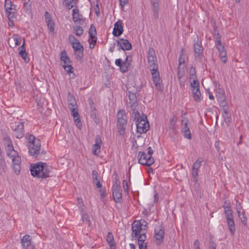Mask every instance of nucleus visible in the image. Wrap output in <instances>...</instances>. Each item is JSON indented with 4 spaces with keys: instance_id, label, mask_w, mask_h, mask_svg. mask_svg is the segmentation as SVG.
Returning a JSON list of instances; mask_svg holds the SVG:
<instances>
[{
    "instance_id": "2f4dec72",
    "label": "nucleus",
    "mask_w": 249,
    "mask_h": 249,
    "mask_svg": "<svg viewBox=\"0 0 249 249\" xmlns=\"http://www.w3.org/2000/svg\"><path fill=\"white\" fill-rule=\"evenodd\" d=\"M186 114L184 113L182 114V125L183 128H182V133H183L185 138H187V120L186 119Z\"/></svg>"
},
{
    "instance_id": "0eeeda50",
    "label": "nucleus",
    "mask_w": 249,
    "mask_h": 249,
    "mask_svg": "<svg viewBox=\"0 0 249 249\" xmlns=\"http://www.w3.org/2000/svg\"><path fill=\"white\" fill-rule=\"evenodd\" d=\"M158 70V66H157V68H150L152 79L157 89L158 90H161L162 88L161 80L160 77V74Z\"/></svg>"
},
{
    "instance_id": "cd10ccee",
    "label": "nucleus",
    "mask_w": 249,
    "mask_h": 249,
    "mask_svg": "<svg viewBox=\"0 0 249 249\" xmlns=\"http://www.w3.org/2000/svg\"><path fill=\"white\" fill-rule=\"evenodd\" d=\"M73 20L74 22L80 25H83L85 23L84 19H83L82 15L78 13V10L73 9Z\"/></svg>"
},
{
    "instance_id": "052dcab7",
    "label": "nucleus",
    "mask_w": 249,
    "mask_h": 249,
    "mask_svg": "<svg viewBox=\"0 0 249 249\" xmlns=\"http://www.w3.org/2000/svg\"><path fill=\"white\" fill-rule=\"evenodd\" d=\"M123 64V62H122V59L120 58L117 59L115 60V64L119 67H120Z\"/></svg>"
},
{
    "instance_id": "13d9d810",
    "label": "nucleus",
    "mask_w": 249,
    "mask_h": 249,
    "mask_svg": "<svg viewBox=\"0 0 249 249\" xmlns=\"http://www.w3.org/2000/svg\"><path fill=\"white\" fill-rule=\"evenodd\" d=\"M92 178H93V180L96 181V180H98V173L95 170H94L92 172Z\"/></svg>"
},
{
    "instance_id": "3c124183",
    "label": "nucleus",
    "mask_w": 249,
    "mask_h": 249,
    "mask_svg": "<svg viewBox=\"0 0 249 249\" xmlns=\"http://www.w3.org/2000/svg\"><path fill=\"white\" fill-rule=\"evenodd\" d=\"M137 221H139V222L140 223L141 226L143 228H144V231H145L146 229L147 225V222L143 219H142L140 220H137Z\"/></svg>"
},
{
    "instance_id": "dca6fc26",
    "label": "nucleus",
    "mask_w": 249,
    "mask_h": 249,
    "mask_svg": "<svg viewBox=\"0 0 249 249\" xmlns=\"http://www.w3.org/2000/svg\"><path fill=\"white\" fill-rule=\"evenodd\" d=\"M235 209L237 213L238 216L241 222L243 225H246L247 223V218L245 215V212L241 204L238 200H236Z\"/></svg>"
},
{
    "instance_id": "bb28decb",
    "label": "nucleus",
    "mask_w": 249,
    "mask_h": 249,
    "mask_svg": "<svg viewBox=\"0 0 249 249\" xmlns=\"http://www.w3.org/2000/svg\"><path fill=\"white\" fill-rule=\"evenodd\" d=\"M3 142L5 145V149L7 155H10L13 152H17L14 149L11 140L8 138H4Z\"/></svg>"
},
{
    "instance_id": "4be33fe9",
    "label": "nucleus",
    "mask_w": 249,
    "mask_h": 249,
    "mask_svg": "<svg viewBox=\"0 0 249 249\" xmlns=\"http://www.w3.org/2000/svg\"><path fill=\"white\" fill-rule=\"evenodd\" d=\"M143 230L144 231V228L141 226L139 221H134L132 224V236L137 237Z\"/></svg>"
},
{
    "instance_id": "603ef678",
    "label": "nucleus",
    "mask_w": 249,
    "mask_h": 249,
    "mask_svg": "<svg viewBox=\"0 0 249 249\" xmlns=\"http://www.w3.org/2000/svg\"><path fill=\"white\" fill-rule=\"evenodd\" d=\"M90 116L93 119H96L97 117V111L94 108H91L90 110Z\"/></svg>"
},
{
    "instance_id": "864d4df0",
    "label": "nucleus",
    "mask_w": 249,
    "mask_h": 249,
    "mask_svg": "<svg viewBox=\"0 0 249 249\" xmlns=\"http://www.w3.org/2000/svg\"><path fill=\"white\" fill-rule=\"evenodd\" d=\"M224 121L227 125H229L231 122V119L230 116L228 114H226V115L224 116Z\"/></svg>"
},
{
    "instance_id": "37998d69",
    "label": "nucleus",
    "mask_w": 249,
    "mask_h": 249,
    "mask_svg": "<svg viewBox=\"0 0 249 249\" xmlns=\"http://www.w3.org/2000/svg\"><path fill=\"white\" fill-rule=\"evenodd\" d=\"M19 54L24 60L25 62H28L29 61V59L27 57V54L26 53V51H19Z\"/></svg>"
},
{
    "instance_id": "72a5a7b5",
    "label": "nucleus",
    "mask_w": 249,
    "mask_h": 249,
    "mask_svg": "<svg viewBox=\"0 0 249 249\" xmlns=\"http://www.w3.org/2000/svg\"><path fill=\"white\" fill-rule=\"evenodd\" d=\"M227 221L230 232L233 235L235 230L233 219L227 220Z\"/></svg>"
},
{
    "instance_id": "49530a36",
    "label": "nucleus",
    "mask_w": 249,
    "mask_h": 249,
    "mask_svg": "<svg viewBox=\"0 0 249 249\" xmlns=\"http://www.w3.org/2000/svg\"><path fill=\"white\" fill-rule=\"evenodd\" d=\"M146 239L145 233H141L138 238V243L144 242Z\"/></svg>"
},
{
    "instance_id": "f8f14e48",
    "label": "nucleus",
    "mask_w": 249,
    "mask_h": 249,
    "mask_svg": "<svg viewBox=\"0 0 249 249\" xmlns=\"http://www.w3.org/2000/svg\"><path fill=\"white\" fill-rule=\"evenodd\" d=\"M68 101L69 107L71 110L73 117H76L78 115L76 101L74 97L70 93L68 94Z\"/></svg>"
},
{
    "instance_id": "79ce46f5",
    "label": "nucleus",
    "mask_w": 249,
    "mask_h": 249,
    "mask_svg": "<svg viewBox=\"0 0 249 249\" xmlns=\"http://www.w3.org/2000/svg\"><path fill=\"white\" fill-rule=\"evenodd\" d=\"M12 39L14 41L15 46L20 45L21 40L18 35H14L12 37Z\"/></svg>"
},
{
    "instance_id": "7c9ffc66",
    "label": "nucleus",
    "mask_w": 249,
    "mask_h": 249,
    "mask_svg": "<svg viewBox=\"0 0 249 249\" xmlns=\"http://www.w3.org/2000/svg\"><path fill=\"white\" fill-rule=\"evenodd\" d=\"M60 59L62 65L71 63L70 59L68 56L67 52L65 50L61 52Z\"/></svg>"
},
{
    "instance_id": "423d86ee",
    "label": "nucleus",
    "mask_w": 249,
    "mask_h": 249,
    "mask_svg": "<svg viewBox=\"0 0 249 249\" xmlns=\"http://www.w3.org/2000/svg\"><path fill=\"white\" fill-rule=\"evenodd\" d=\"M8 156L11 159L12 168L16 175H19L21 170V158L18 152H13Z\"/></svg>"
},
{
    "instance_id": "5fc2aeb1",
    "label": "nucleus",
    "mask_w": 249,
    "mask_h": 249,
    "mask_svg": "<svg viewBox=\"0 0 249 249\" xmlns=\"http://www.w3.org/2000/svg\"><path fill=\"white\" fill-rule=\"evenodd\" d=\"M140 249H146L147 244L144 242L138 243Z\"/></svg>"
},
{
    "instance_id": "e433bc0d",
    "label": "nucleus",
    "mask_w": 249,
    "mask_h": 249,
    "mask_svg": "<svg viewBox=\"0 0 249 249\" xmlns=\"http://www.w3.org/2000/svg\"><path fill=\"white\" fill-rule=\"evenodd\" d=\"M7 170V165L5 160L2 157L0 158V173H5Z\"/></svg>"
},
{
    "instance_id": "393cba45",
    "label": "nucleus",
    "mask_w": 249,
    "mask_h": 249,
    "mask_svg": "<svg viewBox=\"0 0 249 249\" xmlns=\"http://www.w3.org/2000/svg\"><path fill=\"white\" fill-rule=\"evenodd\" d=\"M216 96L221 106H225L226 105V97L225 92L223 89L219 88L216 90Z\"/></svg>"
},
{
    "instance_id": "a19ab883",
    "label": "nucleus",
    "mask_w": 249,
    "mask_h": 249,
    "mask_svg": "<svg viewBox=\"0 0 249 249\" xmlns=\"http://www.w3.org/2000/svg\"><path fill=\"white\" fill-rule=\"evenodd\" d=\"M81 212L82 214V220L83 222H87L88 225L89 226L90 225V222L89 221V215L87 213H84V210L83 209H81Z\"/></svg>"
},
{
    "instance_id": "f704fd0d",
    "label": "nucleus",
    "mask_w": 249,
    "mask_h": 249,
    "mask_svg": "<svg viewBox=\"0 0 249 249\" xmlns=\"http://www.w3.org/2000/svg\"><path fill=\"white\" fill-rule=\"evenodd\" d=\"M73 32L75 33L76 36H80L83 34L84 33V29L83 27L76 25L74 26L73 28Z\"/></svg>"
},
{
    "instance_id": "4d7b16f0",
    "label": "nucleus",
    "mask_w": 249,
    "mask_h": 249,
    "mask_svg": "<svg viewBox=\"0 0 249 249\" xmlns=\"http://www.w3.org/2000/svg\"><path fill=\"white\" fill-rule=\"evenodd\" d=\"M45 19H46V22L52 21V20L51 19V15L48 12H46L45 13Z\"/></svg>"
},
{
    "instance_id": "c03bdc74",
    "label": "nucleus",
    "mask_w": 249,
    "mask_h": 249,
    "mask_svg": "<svg viewBox=\"0 0 249 249\" xmlns=\"http://www.w3.org/2000/svg\"><path fill=\"white\" fill-rule=\"evenodd\" d=\"M73 118H74V123L75 124L76 126L78 128H80L82 126V124H81V120H80V119L79 117V113H78V115L76 117H73Z\"/></svg>"
},
{
    "instance_id": "8fccbe9b",
    "label": "nucleus",
    "mask_w": 249,
    "mask_h": 249,
    "mask_svg": "<svg viewBox=\"0 0 249 249\" xmlns=\"http://www.w3.org/2000/svg\"><path fill=\"white\" fill-rule=\"evenodd\" d=\"M48 26V29L50 30L51 32H53L54 31V23L53 21H50L48 22H46Z\"/></svg>"
},
{
    "instance_id": "1a4fd4ad",
    "label": "nucleus",
    "mask_w": 249,
    "mask_h": 249,
    "mask_svg": "<svg viewBox=\"0 0 249 249\" xmlns=\"http://www.w3.org/2000/svg\"><path fill=\"white\" fill-rule=\"evenodd\" d=\"M139 163L142 165L150 166L154 162V159L151 155H147L144 152H139L138 153Z\"/></svg>"
},
{
    "instance_id": "ea45409f",
    "label": "nucleus",
    "mask_w": 249,
    "mask_h": 249,
    "mask_svg": "<svg viewBox=\"0 0 249 249\" xmlns=\"http://www.w3.org/2000/svg\"><path fill=\"white\" fill-rule=\"evenodd\" d=\"M65 6L68 9H71L73 6V0H65L63 3Z\"/></svg>"
},
{
    "instance_id": "7ed1b4c3",
    "label": "nucleus",
    "mask_w": 249,
    "mask_h": 249,
    "mask_svg": "<svg viewBox=\"0 0 249 249\" xmlns=\"http://www.w3.org/2000/svg\"><path fill=\"white\" fill-rule=\"evenodd\" d=\"M26 137L28 140L29 153L36 157L39 154L41 147L39 140L31 134L26 135Z\"/></svg>"
},
{
    "instance_id": "c85d7f7f",
    "label": "nucleus",
    "mask_w": 249,
    "mask_h": 249,
    "mask_svg": "<svg viewBox=\"0 0 249 249\" xmlns=\"http://www.w3.org/2000/svg\"><path fill=\"white\" fill-rule=\"evenodd\" d=\"M128 98L130 101L129 103L130 104L132 112L134 109H135L137 106V97L135 94L129 92Z\"/></svg>"
},
{
    "instance_id": "de8ad7c7",
    "label": "nucleus",
    "mask_w": 249,
    "mask_h": 249,
    "mask_svg": "<svg viewBox=\"0 0 249 249\" xmlns=\"http://www.w3.org/2000/svg\"><path fill=\"white\" fill-rule=\"evenodd\" d=\"M197 77L195 69L193 67H191L189 70V78Z\"/></svg>"
},
{
    "instance_id": "aec40b11",
    "label": "nucleus",
    "mask_w": 249,
    "mask_h": 249,
    "mask_svg": "<svg viewBox=\"0 0 249 249\" xmlns=\"http://www.w3.org/2000/svg\"><path fill=\"white\" fill-rule=\"evenodd\" d=\"M215 45L218 50L219 55L222 59V61L224 63H226L227 61L226 52L221 40L218 38H216Z\"/></svg>"
},
{
    "instance_id": "c756f323",
    "label": "nucleus",
    "mask_w": 249,
    "mask_h": 249,
    "mask_svg": "<svg viewBox=\"0 0 249 249\" xmlns=\"http://www.w3.org/2000/svg\"><path fill=\"white\" fill-rule=\"evenodd\" d=\"M106 241L111 249H115V243L114 236L111 232H109L106 237Z\"/></svg>"
},
{
    "instance_id": "39448f33",
    "label": "nucleus",
    "mask_w": 249,
    "mask_h": 249,
    "mask_svg": "<svg viewBox=\"0 0 249 249\" xmlns=\"http://www.w3.org/2000/svg\"><path fill=\"white\" fill-rule=\"evenodd\" d=\"M184 49L181 50V56L178 59L179 65L178 67V78L180 83V85L181 87H185L186 78L185 74L187 70L186 65L185 63V60L182 57L183 55Z\"/></svg>"
},
{
    "instance_id": "bf43d9fd",
    "label": "nucleus",
    "mask_w": 249,
    "mask_h": 249,
    "mask_svg": "<svg viewBox=\"0 0 249 249\" xmlns=\"http://www.w3.org/2000/svg\"><path fill=\"white\" fill-rule=\"evenodd\" d=\"M194 249H199V242L197 240H196L194 243Z\"/></svg>"
},
{
    "instance_id": "338daca9",
    "label": "nucleus",
    "mask_w": 249,
    "mask_h": 249,
    "mask_svg": "<svg viewBox=\"0 0 249 249\" xmlns=\"http://www.w3.org/2000/svg\"><path fill=\"white\" fill-rule=\"evenodd\" d=\"M18 49L19 50V51H25V40H24L22 45L20 47H19Z\"/></svg>"
},
{
    "instance_id": "f03ea898",
    "label": "nucleus",
    "mask_w": 249,
    "mask_h": 249,
    "mask_svg": "<svg viewBox=\"0 0 249 249\" xmlns=\"http://www.w3.org/2000/svg\"><path fill=\"white\" fill-rule=\"evenodd\" d=\"M132 114L134 119L136 120L137 132L140 134L146 133L149 128V124L147 120L146 116H141L136 109H134Z\"/></svg>"
},
{
    "instance_id": "5701e85b",
    "label": "nucleus",
    "mask_w": 249,
    "mask_h": 249,
    "mask_svg": "<svg viewBox=\"0 0 249 249\" xmlns=\"http://www.w3.org/2000/svg\"><path fill=\"white\" fill-rule=\"evenodd\" d=\"M124 31L123 22L121 20H118L114 24L113 30V35L116 36H121Z\"/></svg>"
},
{
    "instance_id": "58836bf2",
    "label": "nucleus",
    "mask_w": 249,
    "mask_h": 249,
    "mask_svg": "<svg viewBox=\"0 0 249 249\" xmlns=\"http://www.w3.org/2000/svg\"><path fill=\"white\" fill-rule=\"evenodd\" d=\"M89 48L92 49L95 47V45L97 41V37H90L89 40Z\"/></svg>"
},
{
    "instance_id": "a878e982",
    "label": "nucleus",
    "mask_w": 249,
    "mask_h": 249,
    "mask_svg": "<svg viewBox=\"0 0 249 249\" xmlns=\"http://www.w3.org/2000/svg\"><path fill=\"white\" fill-rule=\"evenodd\" d=\"M117 42L118 45L123 50H130L132 48L131 43L127 39L120 38Z\"/></svg>"
},
{
    "instance_id": "473e14b6",
    "label": "nucleus",
    "mask_w": 249,
    "mask_h": 249,
    "mask_svg": "<svg viewBox=\"0 0 249 249\" xmlns=\"http://www.w3.org/2000/svg\"><path fill=\"white\" fill-rule=\"evenodd\" d=\"M151 2L153 5V10L154 13V16L155 18L158 17V11H159V4L158 0H151Z\"/></svg>"
},
{
    "instance_id": "f3484780",
    "label": "nucleus",
    "mask_w": 249,
    "mask_h": 249,
    "mask_svg": "<svg viewBox=\"0 0 249 249\" xmlns=\"http://www.w3.org/2000/svg\"><path fill=\"white\" fill-rule=\"evenodd\" d=\"M21 244L23 249H36L32 237L28 234H26L22 237Z\"/></svg>"
},
{
    "instance_id": "9d476101",
    "label": "nucleus",
    "mask_w": 249,
    "mask_h": 249,
    "mask_svg": "<svg viewBox=\"0 0 249 249\" xmlns=\"http://www.w3.org/2000/svg\"><path fill=\"white\" fill-rule=\"evenodd\" d=\"M14 135L18 139L21 138L24 135V125L22 122H15L11 124Z\"/></svg>"
},
{
    "instance_id": "e2e57ef3",
    "label": "nucleus",
    "mask_w": 249,
    "mask_h": 249,
    "mask_svg": "<svg viewBox=\"0 0 249 249\" xmlns=\"http://www.w3.org/2000/svg\"><path fill=\"white\" fill-rule=\"evenodd\" d=\"M119 1L120 5L122 7H124V6L127 3L128 0H119Z\"/></svg>"
},
{
    "instance_id": "c9c22d12",
    "label": "nucleus",
    "mask_w": 249,
    "mask_h": 249,
    "mask_svg": "<svg viewBox=\"0 0 249 249\" xmlns=\"http://www.w3.org/2000/svg\"><path fill=\"white\" fill-rule=\"evenodd\" d=\"M224 209L227 220L233 219L232 211L230 208V207L227 206L225 207Z\"/></svg>"
},
{
    "instance_id": "f257e3e1",
    "label": "nucleus",
    "mask_w": 249,
    "mask_h": 249,
    "mask_svg": "<svg viewBox=\"0 0 249 249\" xmlns=\"http://www.w3.org/2000/svg\"><path fill=\"white\" fill-rule=\"evenodd\" d=\"M51 169L46 163L40 162L32 165L30 171L33 177L44 179L49 177Z\"/></svg>"
},
{
    "instance_id": "4468645a",
    "label": "nucleus",
    "mask_w": 249,
    "mask_h": 249,
    "mask_svg": "<svg viewBox=\"0 0 249 249\" xmlns=\"http://www.w3.org/2000/svg\"><path fill=\"white\" fill-rule=\"evenodd\" d=\"M164 236V228L161 225H158L155 229V242L157 245H160L163 242Z\"/></svg>"
},
{
    "instance_id": "20e7f679",
    "label": "nucleus",
    "mask_w": 249,
    "mask_h": 249,
    "mask_svg": "<svg viewBox=\"0 0 249 249\" xmlns=\"http://www.w3.org/2000/svg\"><path fill=\"white\" fill-rule=\"evenodd\" d=\"M190 83V89L192 93L194 100L197 102H200L201 95L200 91V84L197 77L189 78Z\"/></svg>"
},
{
    "instance_id": "412c9836",
    "label": "nucleus",
    "mask_w": 249,
    "mask_h": 249,
    "mask_svg": "<svg viewBox=\"0 0 249 249\" xmlns=\"http://www.w3.org/2000/svg\"><path fill=\"white\" fill-rule=\"evenodd\" d=\"M194 49L196 54L200 55L202 54L203 48L202 46L201 41L197 36H196L194 38Z\"/></svg>"
},
{
    "instance_id": "0e129e2a",
    "label": "nucleus",
    "mask_w": 249,
    "mask_h": 249,
    "mask_svg": "<svg viewBox=\"0 0 249 249\" xmlns=\"http://www.w3.org/2000/svg\"><path fill=\"white\" fill-rule=\"evenodd\" d=\"M123 186L124 190H127V182L126 180H124L123 181Z\"/></svg>"
},
{
    "instance_id": "9b49d317",
    "label": "nucleus",
    "mask_w": 249,
    "mask_h": 249,
    "mask_svg": "<svg viewBox=\"0 0 249 249\" xmlns=\"http://www.w3.org/2000/svg\"><path fill=\"white\" fill-rule=\"evenodd\" d=\"M120 183L119 180L116 179L112 186V195L116 202H120L122 200V193Z\"/></svg>"
},
{
    "instance_id": "774afa93",
    "label": "nucleus",
    "mask_w": 249,
    "mask_h": 249,
    "mask_svg": "<svg viewBox=\"0 0 249 249\" xmlns=\"http://www.w3.org/2000/svg\"><path fill=\"white\" fill-rule=\"evenodd\" d=\"M95 184L98 188L102 189V184L99 180L95 181Z\"/></svg>"
},
{
    "instance_id": "6e6d98bb",
    "label": "nucleus",
    "mask_w": 249,
    "mask_h": 249,
    "mask_svg": "<svg viewBox=\"0 0 249 249\" xmlns=\"http://www.w3.org/2000/svg\"><path fill=\"white\" fill-rule=\"evenodd\" d=\"M120 70L123 72H124L127 71V68L125 66V63L123 62V64L120 67Z\"/></svg>"
},
{
    "instance_id": "b1692460",
    "label": "nucleus",
    "mask_w": 249,
    "mask_h": 249,
    "mask_svg": "<svg viewBox=\"0 0 249 249\" xmlns=\"http://www.w3.org/2000/svg\"><path fill=\"white\" fill-rule=\"evenodd\" d=\"M95 144L92 146V152L94 155H98L100 151V148L102 144V140L99 136H97L95 140Z\"/></svg>"
},
{
    "instance_id": "09e8293b",
    "label": "nucleus",
    "mask_w": 249,
    "mask_h": 249,
    "mask_svg": "<svg viewBox=\"0 0 249 249\" xmlns=\"http://www.w3.org/2000/svg\"><path fill=\"white\" fill-rule=\"evenodd\" d=\"M69 39L71 45H73V43H75L77 42H79V41L77 38H76L75 36L73 35H70L69 37Z\"/></svg>"
},
{
    "instance_id": "a211bd4d",
    "label": "nucleus",
    "mask_w": 249,
    "mask_h": 249,
    "mask_svg": "<svg viewBox=\"0 0 249 249\" xmlns=\"http://www.w3.org/2000/svg\"><path fill=\"white\" fill-rule=\"evenodd\" d=\"M202 160L201 159L197 160L194 163L192 170V180L195 183H197L198 181V170L201 166Z\"/></svg>"
},
{
    "instance_id": "a18cd8bd",
    "label": "nucleus",
    "mask_w": 249,
    "mask_h": 249,
    "mask_svg": "<svg viewBox=\"0 0 249 249\" xmlns=\"http://www.w3.org/2000/svg\"><path fill=\"white\" fill-rule=\"evenodd\" d=\"M63 67L64 68L65 71H66L68 73H71L72 71H71L73 68L70 64L63 65Z\"/></svg>"
},
{
    "instance_id": "4c0bfd02",
    "label": "nucleus",
    "mask_w": 249,
    "mask_h": 249,
    "mask_svg": "<svg viewBox=\"0 0 249 249\" xmlns=\"http://www.w3.org/2000/svg\"><path fill=\"white\" fill-rule=\"evenodd\" d=\"M89 37H96V30L95 27L91 24L89 29Z\"/></svg>"
},
{
    "instance_id": "69168bd1",
    "label": "nucleus",
    "mask_w": 249,
    "mask_h": 249,
    "mask_svg": "<svg viewBox=\"0 0 249 249\" xmlns=\"http://www.w3.org/2000/svg\"><path fill=\"white\" fill-rule=\"evenodd\" d=\"M78 206L79 208L83 207L84 205V203L82 201V199L78 198Z\"/></svg>"
},
{
    "instance_id": "6e6552de",
    "label": "nucleus",
    "mask_w": 249,
    "mask_h": 249,
    "mask_svg": "<svg viewBox=\"0 0 249 249\" xmlns=\"http://www.w3.org/2000/svg\"><path fill=\"white\" fill-rule=\"evenodd\" d=\"M4 7L8 19L9 20L14 19L17 11L16 6L13 4L10 0H5Z\"/></svg>"
},
{
    "instance_id": "2eb2a0df",
    "label": "nucleus",
    "mask_w": 249,
    "mask_h": 249,
    "mask_svg": "<svg viewBox=\"0 0 249 249\" xmlns=\"http://www.w3.org/2000/svg\"><path fill=\"white\" fill-rule=\"evenodd\" d=\"M148 63L149 68H157L158 66L157 57L153 48H149L147 54Z\"/></svg>"
},
{
    "instance_id": "680f3d73",
    "label": "nucleus",
    "mask_w": 249,
    "mask_h": 249,
    "mask_svg": "<svg viewBox=\"0 0 249 249\" xmlns=\"http://www.w3.org/2000/svg\"><path fill=\"white\" fill-rule=\"evenodd\" d=\"M99 191L100 192V195L101 198H104L106 196L105 190H102V189H100Z\"/></svg>"
},
{
    "instance_id": "ddd939ff",
    "label": "nucleus",
    "mask_w": 249,
    "mask_h": 249,
    "mask_svg": "<svg viewBox=\"0 0 249 249\" xmlns=\"http://www.w3.org/2000/svg\"><path fill=\"white\" fill-rule=\"evenodd\" d=\"M117 118L118 128L124 131L127 123V117L124 110H120L118 111Z\"/></svg>"
},
{
    "instance_id": "6ab92c4d",
    "label": "nucleus",
    "mask_w": 249,
    "mask_h": 249,
    "mask_svg": "<svg viewBox=\"0 0 249 249\" xmlns=\"http://www.w3.org/2000/svg\"><path fill=\"white\" fill-rule=\"evenodd\" d=\"M75 53V58L80 60L83 57L84 48L80 42H77L73 43L71 45Z\"/></svg>"
}]
</instances>
